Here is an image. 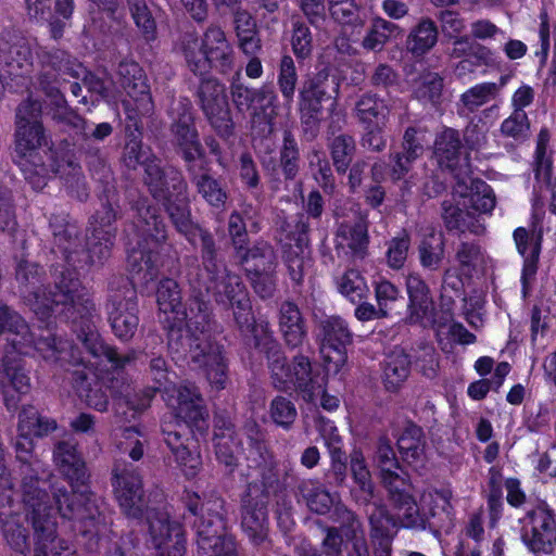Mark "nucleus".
<instances>
[{
  "label": "nucleus",
  "instance_id": "1",
  "mask_svg": "<svg viewBox=\"0 0 556 556\" xmlns=\"http://www.w3.org/2000/svg\"><path fill=\"white\" fill-rule=\"evenodd\" d=\"M45 276V269L36 263L23 260L16 266L15 278L21 292L38 318L46 319L55 313L76 323L78 318L89 320L94 316L96 304L75 273L61 271L53 288L42 285Z\"/></svg>",
  "mask_w": 556,
  "mask_h": 556
},
{
  "label": "nucleus",
  "instance_id": "2",
  "mask_svg": "<svg viewBox=\"0 0 556 556\" xmlns=\"http://www.w3.org/2000/svg\"><path fill=\"white\" fill-rule=\"evenodd\" d=\"M254 339L255 346L267 356L273 384L277 390L288 392L295 389L306 402H314L321 394L320 404L327 410L339 406V400L328 395L323 390V384L313 376L308 357L296 355L292 365H289L280 344L267 327L256 328Z\"/></svg>",
  "mask_w": 556,
  "mask_h": 556
},
{
  "label": "nucleus",
  "instance_id": "3",
  "mask_svg": "<svg viewBox=\"0 0 556 556\" xmlns=\"http://www.w3.org/2000/svg\"><path fill=\"white\" fill-rule=\"evenodd\" d=\"M143 181L153 199L162 203L176 230L181 235L192 232L189 187L181 172L175 167L164 169L161 161L153 157L147 163Z\"/></svg>",
  "mask_w": 556,
  "mask_h": 556
},
{
  "label": "nucleus",
  "instance_id": "4",
  "mask_svg": "<svg viewBox=\"0 0 556 556\" xmlns=\"http://www.w3.org/2000/svg\"><path fill=\"white\" fill-rule=\"evenodd\" d=\"M131 208L136 212L134 227L144 243L138 242L127 257V264L132 275H142L144 281L156 276V250L166 242V225L156 206L147 198H139Z\"/></svg>",
  "mask_w": 556,
  "mask_h": 556
},
{
  "label": "nucleus",
  "instance_id": "5",
  "mask_svg": "<svg viewBox=\"0 0 556 556\" xmlns=\"http://www.w3.org/2000/svg\"><path fill=\"white\" fill-rule=\"evenodd\" d=\"M178 50L187 67L195 75H203L211 70L227 74L235 65L233 48L217 25H210L202 37L194 33L184 34Z\"/></svg>",
  "mask_w": 556,
  "mask_h": 556
},
{
  "label": "nucleus",
  "instance_id": "6",
  "mask_svg": "<svg viewBox=\"0 0 556 556\" xmlns=\"http://www.w3.org/2000/svg\"><path fill=\"white\" fill-rule=\"evenodd\" d=\"M55 509L62 518L72 520L83 534H93L106 522L105 503L93 492L86 490L70 491L63 481L49 482Z\"/></svg>",
  "mask_w": 556,
  "mask_h": 556
},
{
  "label": "nucleus",
  "instance_id": "7",
  "mask_svg": "<svg viewBox=\"0 0 556 556\" xmlns=\"http://www.w3.org/2000/svg\"><path fill=\"white\" fill-rule=\"evenodd\" d=\"M214 276L208 278L203 275L198 265L190 266L187 273L188 282L194 292L205 296L212 293L218 304L235 309L233 315L240 326L248 325L251 306L241 278L229 273L225 266L220 267Z\"/></svg>",
  "mask_w": 556,
  "mask_h": 556
},
{
  "label": "nucleus",
  "instance_id": "8",
  "mask_svg": "<svg viewBox=\"0 0 556 556\" xmlns=\"http://www.w3.org/2000/svg\"><path fill=\"white\" fill-rule=\"evenodd\" d=\"M0 331L10 332L12 338L5 349L20 354H30L35 350L40 357L50 364H59L67 348V342L48 331L47 336H35L26 320L12 307L0 301Z\"/></svg>",
  "mask_w": 556,
  "mask_h": 556
},
{
  "label": "nucleus",
  "instance_id": "9",
  "mask_svg": "<svg viewBox=\"0 0 556 556\" xmlns=\"http://www.w3.org/2000/svg\"><path fill=\"white\" fill-rule=\"evenodd\" d=\"M205 298L192 290L188 306L180 312L186 319V334H182L180 329H172L168 333V346L173 352L187 356L191 354L193 344L199 343L201 346L205 343H216L212 336L216 324L211 318L208 300Z\"/></svg>",
  "mask_w": 556,
  "mask_h": 556
},
{
  "label": "nucleus",
  "instance_id": "10",
  "mask_svg": "<svg viewBox=\"0 0 556 556\" xmlns=\"http://www.w3.org/2000/svg\"><path fill=\"white\" fill-rule=\"evenodd\" d=\"M24 490L25 514L34 529V556H49L58 547L62 551L68 549L65 542L56 538L55 514L50 501L42 502V497L38 496L43 494L27 482Z\"/></svg>",
  "mask_w": 556,
  "mask_h": 556
},
{
  "label": "nucleus",
  "instance_id": "11",
  "mask_svg": "<svg viewBox=\"0 0 556 556\" xmlns=\"http://www.w3.org/2000/svg\"><path fill=\"white\" fill-rule=\"evenodd\" d=\"M172 142L184 160L186 167L194 165L205 156V150L195 126V116L191 101L186 97L174 99L168 108Z\"/></svg>",
  "mask_w": 556,
  "mask_h": 556
},
{
  "label": "nucleus",
  "instance_id": "12",
  "mask_svg": "<svg viewBox=\"0 0 556 556\" xmlns=\"http://www.w3.org/2000/svg\"><path fill=\"white\" fill-rule=\"evenodd\" d=\"M106 312L115 337L127 342L135 336L138 325L137 292L128 279L119 278L109 290Z\"/></svg>",
  "mask_w": 556,
  "mask_h": 556
},
{
  "label": "nucleus",
  "instance_id": "13",
  "mask_svg": "<svg viewBox=\"0 0 556 556\" xmlns=\"http://www.w3.org/2000/svg\"><path fill=\"white\" fill-rule=\"evenodd\" d=\"M195 97L198 105L216 134L223 138L232 136L235 124L225 86L214 77L204 78L200 81Z\"/></svg>",
  "mask_w": 556,
  "mask_h": 556
},
{
  "label": "nucleus",
  "instance_id": "14",
  "mask_svg": "<svg viewBox=\"0 0 556 556\" xmlns=\"http://www.w3.org/2000/svg\"><path fill=\"white\" fill-rule=\"evenodd\" d=\"M186 506L194 517L192 527L195 531L197 543L203 540H214L217 536L230 535L227 532L225 502L220 497L202 501L198 494L188 495Z\"/></svg>",
  "mask_w": 556,
  "mask_h": 556
},
{
  "label": "nucleus",
  "instance_id": "15",
  "mask_svg": "<svg viewBox=\"0 0 556 556\" xmlns=\"http://www.w3.org/2000/svg\"><path fill=\"white\" fill-rule=\"evenodd\" d=\"M186 506L194 517L192 527L195 531L197 543L203 540H214L217 536L230 535L227 532L225 502L220 497L202 501L198 494L188 495Z\"/></svg>",
  "mask_w": 556,
  "mask_h": 556
},
{
  "label": "nucleus",
  "instance_id": "16",
  "mask_svg": "<svg viewBox=\"0 0 556 556\" xmlns=\"http://www.w3.org/2000/svg\"><path fill=\"white\" fill-rule=\"evenodd\" d=\"M320 354L327 372L337 374L348 359L346 346L353 336L344 319L328 316L319 321Z\"/></svg>",
  "mask_w": 556,
  "mask_h": 556
},
{
  "label": "nucleus",
  "instance_id": "17",
  "mask_svg": "<svg viewBox=\"0 0 556 556\" xmlns=\"http://www.w3.org/2000/svg\"><path fill=\"white\" fill-rule=\"evenodd\" d=\"M113 486L123 513L130 518H140L147 503L137 467L125 459H117L113 468Z\"/></svg>",
  "mask_w": 556,
  "mask_h": 556
},
{
  "label": "nucleus",
  "instance_id": "18",
  "mask_svg": "<svg viewBox=\"0 0 556 556\" xmlns=\"http://www.w3.org/2000/svg\"><path fill=\"white\" fill-rule=\"evenodd\" d=\"M267 504V496L258 483H249L241 497V528L254 545L265 543L268 538Z\"/></svg>",
  "mask_w": 556,
  "mask_h": 556
},
{
  "label": "nucleus",
  "instance_id": "19",
  "mask_svg": "<svg viewBox=\"0 0 556 556\" xmlns=\"http://www.w3.org/2000/svg\"><path fill=\"white\" fill-rule=\"evenodd\" d=\"M521 540L534 554L552 553L556 543V520L554 513L541 505L529 510L521 520Z\"/></svg>",
  "mask_w": 556,
  "mask_h": 556
},
{
  "label": "nucleus",
  "instance_id": "20",
  "mask_svg": "<svg viewBox=\"0 0 556 556\" xmlns=\"http://www.w3.org/2000/svg\"><path fill=\"white\" fill-rule=\"evenodd\" d=\"M41 64V74L39 76V88L45 92V84L61 90L67 77L78 79L85 73V66L68 52L61 49L48 51L41 49L38 52Z\"/></svg>",
  "mask_w": 556,
  "mask_h": 556
},
{
  "label": "nucleus",
  "instance_id": "21",
  "mask_svg": "<svg viewBox=\"0 0 556 556\" xmlns=\"http://www.w3.org/2000/svg\"><path fill=\"white\" fill-rule=\"evenodd\" d=\"M149 533L160 556H182L186 539L181 526L172 521L167 513L151 511L148 516Z\"/></svg>",
  "mask_w": 556,
  "mask_h": 556
},
{
  "label": "nucleus",
  "instance_id": "22",
  "mask_svg": "<svg viewBox=\"0 0 556 556\" xmlns=\"http://www.w3.org/2000/svg\"><path fill=\"white\" fill-rule=\"evenodd\" d=\"M13 445L16 452V458L22 463L20 468L22 476V501L24 502L25 482L31 484L43 494V496H38L42 497V502L50 501L47 488L49 486V482L53 481L55 478L50 473L45 475L46 472L42 470V464L38 459H31V452L34 448L31 437L28 433L18 432Z\"/></svg>",
  "mask_w": 556,
  "mask_h": 556
},
{
  "label": "nucleus",
  "instance_id": "23",
  "mask_svg": "<svg viewBox=\"0 0 556 556\" xmlns=\"http://www.w3.org/2000/svg\"><path fill=\"white\" fill-rule=\"evenodd\" d=\"M164 400L174 409L175 416L186 424L198 425L208 416L203 396L194 383L173 387V391L165 395Z\"/></svg>",
  "mask_w": 556,
  "mask_h": 556
},
{
  "label": "nucleus",
  "instance_id": "24",
  "mask_svg": "<svg viewBox=\"0 0 556 556\" xmlns=\"http://www.w3.org/2000/svg\"><path fill=\"white\" fill-rule=\"evenodd\" d=\"M340 84L330 71L324 67L315 74L307 76L299 90V108L323 113V103L339 94Z\"/></svg>",
  "mask_w": 556,
  "mask_h": 556
},
{
  "label": "nucleus",
  "instance_id": "25",
  "mask_svg": "<svg viewBox=\"0 0 556 556\" xmlns=\"http://www.w3.org/2000/svg\"><path fill=\"white\" fill-rule=\"evenodd\" d=\"M442 513L444 518L437 522H430L427 515L420 511L414 497H409L402 503L394 505L397 509L399 525L406 529L424 531L430 529L434 533L440 531L450 532L453 528L452 506L446 497L441 496Z\"/></svg>",
  "mask_w": 556,
  "mask_h": 556
},
{
  "label": "nucleus",
  "instance_id": "26",
  "mask_svg": "<svg viewBox=\"0 0 556 556\" xmlns=\"http://www.w3.org/2000/svg\"><path fill=\"white\" fill-rule=\"evenodd\" d=\"M186 357L197 367L205 370L206 379L217 391L227 386V364L223 355V348L218 343L193 344L191 354Z\"/></svg>",
  "mask_w": 556,
  "mask_h": 556
},
{
  "label": "nucleus",
  "instance_id": "27",
  "mask_svg": "<svg viewBox=\"0 0 556 556\" xmlns=\"http://www.w3.org/2000/svg\"><path fill=\"white\" fill-rule=\"evenodd\" d=\"M117 78L128 97L135 101L137 111L141 114H150L153 111V102L147 77L139 64L129 60L121 61Z\"/></svg>",
  "mask_w": 556,
  "mask_h": 556
},
{
  "label": "nucleus",
  "instance_id": "28",
  "mask_svg": "<svg viewBox=\"0 0 556 556\" xmlns=\"http://www.w3.org/2000/svg\"><path fill=\"white\" fill-rule=\"evenodd\" d=\"M408 294V319L412 324L434 318V302L427 282L418 273H409L405 280Z\"/></svg>",
  "mask_w": 556,
  "mask_h": 556
},
{
  "label": "nucleus",
  "instance_id": "29",
  "mask_svg": "<svg viewBox=\"0 0 556 556\" xmlns=\"http://www.w3.org/2000/svg\"><path fill=\"white\" fill-rule=\"evenodd\" d=\"M33 65L29 45L18 40L8 48H0V81L9 85L10 80L23 78Z\"/></svg>",
  "mask_w": 556,
  "mask_h": 556
},
{
  "label": "nucleus",
  "instance_id": "30",
  "mask_svg": "<svg viewBox=\"0 0 556 556\" xmlns=\"http://www.w3.org/2000/svg\"><path fill=\"white\" fill-rule=\"evenodd\" d=\"M337 238L340 240L338 249H342L353 262L363 261L368 254V222L367 213H361L353 224H341Z\"/></svg>",
  "mask_w": 556,
  "mask_h": 556
},
{
  "label": "nucleus",
  "instance_id": "31",
  "mask_svg": "<svg viewBox=\"0 0 556 556\" xmlns=\"http://www.w3.org/2000/svg\"><path fill=\"white\" fill-rule=\"evenodd\" d=\"M53 458L60 472L68 480L72 488L84 484L87 478L86 463L77 451V444L72 440L55 443Z\"/></svg>",
  "mask_w": 556,
  "mask_h": 556
},
{
  "label": "nucleus",
  "instance_id": "32",
  "mask_svg": "<svg viewBox=\"0 0 556 556\" xmlns=\"http://www.w3.org/2000/svg\"><path fill=\"white\" fill-rule=\"evenodd\" d=\"M340 121L341 118L338 115L331 116L328 131L332 135V138L328 139L327 147L336 172L343 175L348 172L354 159L356 142L354 137L349 134L336 135V131L341 129ZM342 122H344V118H342Z\"/></svg>",
  "mask_w": 556,
  "mask_h": 556
},
{
  "label": "nucleus",
  "instance_id": "33",
  "mask_svg": "<svg viewBox=\"0 0 556 556\" xmlns=\"http://www.w3.org/2000/svg\"><path fill=\"white\" fill-rule=\"evenodd\" d=\"M51 172L55 175H60L67 185V187L74 191L76 188L77 198L84 200L87 198L88 192L81 174L79 164L75 161L74 155L64 150H50L49 151V164Z\"/></svg>",
  "mask_w": 556,
  "mask_h": 556
},
{
  "label": "nucleus",
  "instance_id": "34",
  "mask_svg": "<svg viewBox=\"0 0 556 556\" xmlns=\"http://www.w3.org/2000/svg\"><path fill=\"white\" fill-rule=\"evenodd\" d=\"M186 172L197 193L208 205L220 207L226 203L228 199L226 186L222 180L212 176L207 168L194 164L186 167Z\"/></svg>",
  "mask_w": 556,
  "mask_h": 556
},
{
  "label": "nucleus",
  "instance_id": "35",
  "mask_svg": "<svg viewBox=\"0 0 556 556\" xmlns=\"http://www.w3.org/2000/svg\"><path fill=\"white\" fill-rule=\"evenodd\" d=\"M22 355L11 349L4 350L0 364V384H8L18 394H27L31 389V381Z\"/></svg>",
  "mask_w": 556,
  "mask_h": 556
},
{
  "label": "nucleus",
  "instance_id": "36",
  "mask_svg": "<svg viewBox=\"0 0 556 556\" xmlns=\"http://www.w3.org/2000/svg\"><path fill=\"white\" fill-rule=\"evenodd\" d=\"M83 341L84 346L94 357H104L114 369H124L136 362L139 352L136 350H128L126 353L121 354L116 348L105 344L100 336L93 330L88 328V332L83 331L78 334Z\"/></svg>",
  "mask_w": 556,
  "mask_h": 556
},
{
  "label": "nucleus",
  "instance_id": "37",
  "mask_svg": "<svg viewBox=\"0 0 556 556\" xmlns=\"http://www.w3.org/2000/svg\"><path fill=\"white\" fill-rule=\"evenodd\" d=\"M243 435L245 437V446L242 447V455L248 467L257 468L270 465L275 457L268 450L264 433L254 420H249L244 425Z\"/></svg>",
  "mask_w": 556,
  "mask_h": 556
},
{
  "label": "nucleus",
  "instance_id": "38",
  "mask_svg": "<svg viewBox=\"0 0 556 556\" xmlns=\"http://www.w3.org/2000/svg\"><path fill=\"white\" fill-rule=\"evenodd\" d=\"M279 330L286 344L292 349L300 346L306 338L305 319L292 301H285L279 307Z\"/></svg>",
  "mask_w": 556,
  "mask_h": 556
},
{
  "label": "nucleus",
  "instance_id": "39",
  "mask_svg": "<svg viewBox=\"0 0 556 556\" xmlns=\"http://www.w3.org/2000/svg\"><path fill=\"white\" fill-rule=\"evenodd\" d=\"M434 155L441 167L455 175L462 172V141L457 130L445 128L434 141Z\"/></svg>",
  "mask_w": 556,
  "mask_h": 556
},
{
  "label": "nucleus",
  "instance_id": "40",
  "mask_svg": "<svg viewBox=\"0 0 556 556\" xmlns=\"http://www.w3.org/2000/svg\"><path fill=\"white\" fill-rule=\"evenodd\" d=\"M55 245L62 251L66 261L75 265V255L78 251V229L68 220L65 213L52 214L49 219Z\"/></svg>",
  "mask_w": 556,
  "mask_h": 556
},
{
  "label": "nucleus",
  "instance_id": "41",
  "mask_svg": "<svg viewBox=\"0 0 556 556\" xmlns=\"http://www.w3.org/2000/svg\"><path fill=\"white\" fill-rule=\"evenodd\" d=\"M237 256L245 266L248 275L273 273L278 264L273 245L266 241H257L250 249L244 247Z\"/></svg>",
  "mask_w": 556,
  "mask_h": 556
},
{
  "label": "nucleus",
  "instance_id": "42",
  "mask_svg": "<svg viewBox=\"0 0 556 556\" xmlns=\"http://www.w3.org/2000/svg\"><path fill=\"white\" fill-rule=\"evenodd\" d=\"M441 207V216L447 230H459L462 232L468 230L477 236L484 232V225L469 210L464 211L459 202L445 200Z\"/></svg>",
  "mask_w": 556,
  "mask_h": 556
},
{
  "label": "nucleus",
  "instance_id": "43",
  "mask_svg": "<svg viewBox=\"0 0 556 556\" xmlns=\"http://www.w3.org/2000/svg\"><path fill=\"white\" fill-rule=\"evenodd\" d=\"M410 357L402 349H395L387 355L382 382L387 391L397 392L410 375Z\"/></svg>",
  "mask_w": 556,
  "mask_h": 556
},
{
  "label": "nucleus",
  "instance_id": "44",
  "mask_svg": "<svg viewBox=\"0 0 556 556\" xmlns=\"http://www.w3.org/2000/svg\"><path fill=\"white\" fill-rule=\"evenodd\" d=\"M43 93L50 101V112L53 121L70 127L76 132H78L79 129L86 128V119L68 106L61 90L46 83Z\"/></svg>",
  "mask_w": 556,
  "mask_h": 556
},
{
  "label": "nucleus",
  "instance_id": "45",
  "mask_svg": "<svg viewBox=\"0 0 556 556\" xmlns=\"http://www.w3.org/2000/svg\"><path fill=\"white\" fill-rule=\"evenodd\" d=\"M468 194L460 193L464 199L462 205L472 215L491 214L496 205V195L493 188L482 179L471 180Z\"/></svg>",
  "mask_w": 556,
  "mask_h": 556
},
{
  "label": "nucleus",
  "instance_id": "46",
  "mask_svg": "<svg viewBox=\"0 0 556 556\" xmlns=\"http://www.w3.org/2000/svg\"><path fill=\"white\" fill-rule=\"evenodd\" d=\"M438 36L437 24L429 17H422L412 27L406 38V49L414 55H424L435 46Z\"/></svg>",
  "mask_w": 556,
  "mask_h": 556
},
{
  "label": "nucleus",
  "instance_id": "47",
  "mask_svg": "<svg viewBox=\"0 0 556 556\" xmlns=\"http://www.w3.org/2000/svg\"><path fill=\"white\" fill-rule=\"evenodd\" d=\"M425 446L424 431L414 424L407 425L397 438L399 451L408 465H418L424 460Z\"/></svg>",
  "mask_w": 556,
  "mask_h": 556
},
{
  "label": "nucleus",
  "instance_id": "48",
  "mask_svg": "<svg viewBox=\"0 0 556 556\" xmlns=\"http://www.w3.org/2000/svg\"><path fill=\"white\" fill-rule=\"evenodd\" d=\"M418 256L425 269L438 270L445 256V237L443 232L430 229L425 233L419 245Z\"/></svg>",
  "mask_w": 556,
  "mask_h": 556
},
{
  "label": "nucleus",
  "instance_id": "49",
  "mask_svg": "<svg viewBox=\"0 0 556 556\" xmlns=\"http://www.w3.org/2000/svg\"><path fill=\"white\" fill-rule=\"evenodd\" d=\"M331 17L339 24L356 29L358 33L365 26L368 15L355 0H327Z\"/></svg>",
  "mask_w": 556,
  "mask_h": 556
},
{
  "label": "nucleus",
  "instance_id": "50",
  "mask_svg": "<svg viewBox=\"0 0 556 556\" xmlns=\"http://www.w3.org/2000/svg\"><path fill=\"white\" fill-rule=\"evenodd\" d=\"M122 217V211L117 201L106 200L101 203L100 208L92 215L90 225L91 232L96 238H116V222Z\"/></svg>",
  "mask_w": 556,
  "mask_h": 556
},
{
  "label": "nucleus",
  "instance_id": "51",
  "mask_svg": "<svg viewBox=\"0 0 556 556\" xmlns=\"http://www.w3.org/2000/svg\"><path fill=\"white\" fill-rule=\"evenodd\" d=\"M350 469L358 491L354 494L357 502L369 504L374 498V483L365 457L361 451L354 450L350 455Z\"/></svg>",
  "mask_w": 556,
  "mask_h": 556
},
{
  "label": "nucleus",
  "instance_id": "52",
  "mask_svg": "<svg viewBox=\"0 0 556 556\" xmlns=\"http://www.w3.org/2000/svg\"><path fill=\"white\" fill-rule=\"evenodd\" d=\"M235 15L236 33L239 48L247 55H254L261 49V41L256 36V24L251 14L239 7L231 11Z\"/></svg>",
  "mask_w": 556,
  "mask_h": 556
},
{
  "label": "nucleus",
  "instance_id": "53",
  "mask_svg": "<svg viewBox=\"0 0 556 556\" xmlns=\"http://www.w3.org/2000/svg\"><path fill=\"white\" fill-rule=\"evenodd\" d=\"M296 491L307 507L318 515L327 514L333 505V496L316 480H302Z\"/></svg>",
  "mask_w": 556,
  "mask_h": 556
},
{
  "label": "nucleus",
  "instance_id": "54",
  "mask_svg": "<svg viewBox=\"0 0 556 556\" xmlns=\"http://www.w3.org/2000/svg\"><path fill=\"white\" fill-rule=\"evenodd\" d=\"M55 419L42 416L33 406H25L18 415L17 430L28 433L31 438H43L56 430Z\"/></svg>",
  "mask_w": 556,
  "mask_h": 556
},
{
  "label": "nucleus",
  "instance_id": "55",
  "mask_svg": "<svg viewBox=\"0 0 556 556\" xmlns=\"http://www.w3.org/2000/svg\"><path fill=\"white\" fill-rule=\"evenodd\" d=\"M287 273L295 286H301L304 276L312 267V258L305 247L286 244L282 255Z\"/></svg>",
  "mask_w": 556,
  "mask_h": 556
},
{
  "label": "nucleus",
  "instance_id": "56",
  "mask_svg": "<svg viewBox=\"0 0 556 556\" xmlns=\"http://www.w3.org/2000/svg\"><path fill=\"white\" fill-rule=\"evenodd\" d=\"M389 110L384 101L372 93H364L355 103L356 117L364 126L378 124L386 119Z\"/></svg>",
  "mask_w": 556,
  "mask_h": 556
},
{
  "label": "nucleus",
  "instance_id": "57",
  "mask_svg": "<svg viewBox=\"0 0 556 556\" xmlns=\"http://www.w3.org/2000/svg\"><path fill=\"white\" fill-rule=\"evenodd\" d=\"M47 144V137L42 123L15 126V150L25 156L28 153Z\"/></svg>",
  "mask_w": 556,
  "mask_h": 556
},
{
  "label": "nucleus",
  "instance_id": "58",
  "mask_svg": "<svg viewBox=\"0 0 556 556\" xmlns=\"http://www.w3.org/2000/svg\"><path fill=\"white\" fill-rule=\"evenodd\" d=\"M400 27L382 17H375L371 26L362 41L364 49L370 51H380L384 45L393 37L400 34Z\"/></svg>",
  "mask_w": 556,
  "mask_h": 556
},
{
  "label": "nucleus",
  "instance_id": "59",
  "mask_svg": "<svg viewBox=\"0 0 556 556\" xmlns=\"http://www.w3.org/2000/svg\"><path fill=\"white\" fill-rule=\"evenodd\" d=\"M299 83L298 70L293 58L285 54L278 63L277 86L288 106H291Z\"/></svg>",
  "mask_w": 556,
  "mask_h": 556
},
{
  "label": "nucleus",
  "instance_id": "60",
  "mask_svg": "<svg viewBox=\"0 0 556 556\" xmlns=\"http://www.w3.org/2000/svg\"><path fill=\"white\" fill-rule=\"evenodd\" d=\"M452 59H473L476 64H486L492 56L491 50L472 40L469 36L455 37L448 51Z\"/></svg>",
  "mask_w": 556,
  "mask_h": 556
},
{
  "label": "nucleus",
  "instance_id": "61",
  "mask_svg": "<svg viewBox=\"0 0 556 556\" xmlns=\"http://www.w3.org/2000/svg\"><path fill=\"white\" fill-rule=\"evenodd\" d=\"M279 166L287 180H293L300 169V150L290 130H285L282 146L279 151Z\"/></svg>",
  "mask_w": 556,
  "mask_h": 556
},
{
  "label": "nucleus",
  "instance_id": "62",
  "mask_svg": "<svg viewBox=\"0 0 556 556\" xmlns=\"http://www.w3.org/2000/svg\"><path fill=\"white\" fill-rule=\"evenodd\" d=\"M0 521L2 525V532L7 543L12 549L24 554L28 551L27 530L20 522L18 515H8L4 511L0 513Z\"/></svg>",
  "mask_w": 556,
  "mask_h": 556
},
{
  "label": "nucleus",
  "instance_id": "63",
  "mask_svg": "<svg viewBox=\"0 0 556 556\" xmlns=\"http://www.w3.org/2000/svg\"><path fill=\"white\" fill-rule=\"evenodd\" d=\"M339 292L352 303L362 302L369 289L365 278L356 269H348L337 281Z\"/></svg>",
  "mask_w": 556,
  "mask_h": 556
},
{
  "label": "nucleus",
  "instance_id": "64",
  "mask_svg": "<svg viewBox=\"0 0 556 556\" xmlns=\"http://www.w3.org/2000/svg\"><path fill=\"white\" fill-rule=\"evenodd\" d=\"M197 556H240L238 543L230 535L217 536L214 540H203L197 543Z\"/></svg>",
  "mask_w": 556,
  "mask_h": 556
}]
</instances>
